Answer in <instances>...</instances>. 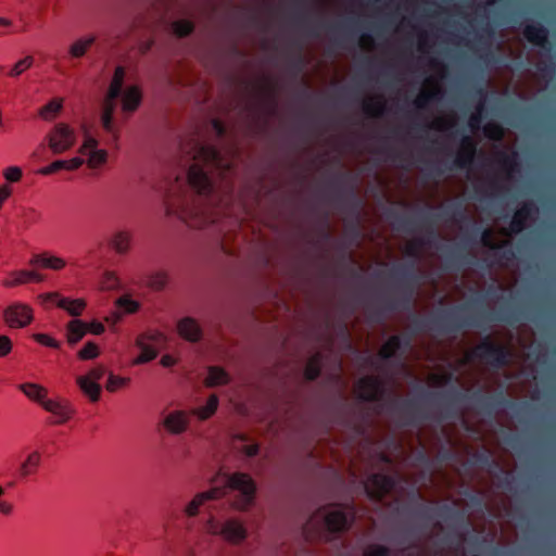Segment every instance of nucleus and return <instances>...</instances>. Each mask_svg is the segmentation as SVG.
Wrapping results in <instances>:
<instances>
[{
  "label": "nucleus",
  "mask_w": 556,
  "mask_h": 556,
  "mask_svg": "<svg viewBox=\"0 0 556 556\" xmlns=\"http://www.w3.org/2000/svg\"><path fill=\"white\" fill-rule=\"evenodd\" d=\"M453 136L460 137V147L453 161V165L455 166V168L458 169H467L472 165L475 161V156L477 153V142L464 129L456 130L455 132H453Z\"/></svg>",
  "instance_id": "13"
},
{
  "label": "nucleus",
  "mask_w": 556,
  "mask_h": 556,
  "mask_svg": "<svg viewBox=\"0 0 556 556\" xmlns=\"http://www.w3.org/2000/svg\"><path fill=\"white\" fill-rule=\"evenodd\" d=\"M41 299L43 302L55 303L58 307L65 309L73 317L80 316L84 308L86 307V302L84 300H70L66 298H62L56 292L42 294Z\"/></svg>",
  "instance_id": "20"
},
{
  "label": "nucleus",
  "mask_w": 556,
  "mask_h": 556,
  "mask_svg": "<svg viewBox=\"0 0 556 556\" xmlns=\"http://www.w3.org/2000/svg\"><path fill=\"white\" fill-rule=\"evenodd\" d=\"M439 91H422L414 101V105L418 110H425L430 103L438 99Z\"/></svg>",
  "instance_id": "44"
},
{
  "label": "nucleus",
  "mask_w": 556,
  "mask_h": 556,
  "mask_svg": "<svg viewBox=\"0 0 556 556\" xmlns=\"http://www.w3.org/2000/svg\"><path fill=\"white\" fill-rule=\"evenodd\" d=\"M168 281V276L165 271H156L148 277L147 285L154 291L163 290Z\"/></svg>",
  "instance_id": "43"
},
{
  "label": "nucleus",
  "mask_w": 556,
  "mask_h": 556,
  "mask_svg": "<svg viewBox=\"0 0 556 556\" xmlns=\"http://www.w3.org/2000/svg\"><path fill=\"white\" fill-rule=\"evenodd\" d=\"M178 333L189 342H198L202 338V329L192 317H184L177 324Z\"/></svg>",
  "instance_id": "25"
},
{
  "label": "nucleus",
  "mask_w": 556,
  "mask_h": 556,
  "mask_svg": "<svg viewBox=\"0 0 556 556\" xmlns=\"http://www.w3.org/2000/svg\"><path fill=\"white\" fill-rule=\"evenodd\" d=\"M88 332V324L80 319H72L66 326V339L68 344L78 343Z\"/></svg>",
  "instance_id": "30"
},
{
  "label": "nucleus",
  "mask_w": 556,
  "mask_h": 556,
  "mask_svg": "<svg viewBox=\"0 0 556 556\" xmlns=\"http://www.w3.org/2000/svg\"><path fill=\"white\" fill-rule=\"evenodd\" d=\"M397 482V476L376 472L367 478L365 490L371 500L381 501L396 488Z\"/></svg>",
  "instance_id": "9"
},
{
  "label": "nucleus",
  "mask_w": 556,
  "mask_h": 556,
  "mask_svg": "<svg viewBox=\"0 0 556 556\" xmlns=\"http://www.w3.org/2000/svg\"><path fill=\"white\" fill-rule=\"evenodd\" d=\"M483 132L491 139H501L503 137V129L500 125L494 123H488L483 127Z\"/></svg>",
  "instance_id": "54"
},
{
  "label": "nucleus",
  "mask_w": 556,
  "mask_h": 556,
  "mask_svg": "<svg viewBox=\"0 0 556 556\" xmlns=\"http://www.w3.org/2000/svg\"><path fill=\"white\" fill-rule=\"evenodd\" d=\"M226 489L237 492L232 501V506L240 510L251 507L255 500L256 484L254 480L244 472H235L227 477L225 489L213 488L206 492L199 493L186 506L185 513L189 516H195L199 508L208 501L217 500L226 494Z\"/></svg>",
  "instance_id": "4"
},
{
  "label": "nucleus",
  "mask_w": 556,
  "mask_h": 556,
  "mask_svg": "<svg viewBox=\"0 0 556 556\" xmlns=\"http://www.w3.org/2000/svg\"><path fill=\"white\" fill-rule=\"evenodd\" d=\"M481 294L468 303L441 309L425 318L416 313L410 316L414 333L430 330L439 334H455L467 328H485L492 323H504L510 326L523 319L522 312L514 306L504 305L497 309H489Z\"/></svg>",
  "instance_id": "3"
},
{
  "label": "nucleus",
  "mask_w": 556,
  "mask_h": 556,
  "mask_svg": "<svg viewBox=\"0 0 556 556\" xmlns=\"http://www.w3.org/2000/svg\"><path fill=\"white\" fill-rule=\"evenodd\" d=\"M139 338H143V341L153 345L157 349L159 345L165 343V337L163 333L159 331H152L146 334L140 336Z\"/></svg>",
  "instance_id": "53"
},
{
  "label": "nucleus",
  "mask_w": 556,
  "mask_h": 556,
  "mask_svg": "<svg viewBox=\"0 0 556 556\" xmlns=\"http://www.w3.org/2000/svg\"><path fill=\"white\" fill-rule=\"evenodd\" d=\"M137 346L140 349V354L135 359V364H144L157 356V349L143 341V338L137 339Z\"/></svg>",
  "instance_id": "38"
},
{
  "label": "nucleus",
  "mask_w": 556,
  "mask_h": 556,
  "mask_svg": "<svg viewBox=\"0 0 556 556\" xmlns=\"http://www.w3.org/2000/svg\"><path fill=\"white\" fill-rule=\"evenodd\" d=\"M63 100L61 98H55L49 101L46 105L40 108L39 116L45 121H53L58 114L62 111Z\"/></svg>",
  "instance_id": "36"
},
{
  "label": "nucleus",
  "mask_w": 556,
  "mask_h": 556,
  "mask_svg": "<svg viewBox=\"0 0 556 556\" xmlns=\"http://www.w3.org/2000/svg\"><path fill=\"white\" fill-rule=\"evenodd\" d=\"M354 514L350 506L319 507L305 522L303 533L306 540L328 539L346 531L354 521Z\"/></svg>",
  "instance_id": "5"
},
{
  "label": "nucleus",
  "mask_w": 556,
  "mask_h": 556,
  "mask_svg": "<svg viewBox=\"0 0 556 556\" xmlns=\"http://www.w3.org/2000/svg\"><path fill=\"white\" fill-rule=\"evenodd\" d=\"M207 528L212 533L220 534L225 540L233 544L241 543L248 535L247 528L236 519H228L219 523L211 517Z\"/></svg>",
  "instance_id": "11"
},
{
  "label": "nucleus",
  "mask_w": 556,
  "mask_h": 556,
  "mask_svg": "<svg viewBox=\"0 0 556 556\" xmlns=\"http://www.w3.org/2000/svg\"><path fill=\"white\" fill-rule=\"evenodd\" d=\"M163 426L170 434L178 435L188 429L189 418L184 410H173L164 417Z\"/></svg>",
  "instance_id": "22"
},
{
  "label": "nucleus",
  "mask_w": 556,
  "mask_h": 556,
  "mask_svg": "<svg viewBox=\"0 0 556 556\" xmlns=\"http://www.w3.org/2000/svg\"><path fill=\"white\" fill-rule=\"evenodd\" d=\"M96 37L88 36L85 38L77 39L68 50V53L72 58L79 59L83 58L88 49L94 43Z\"/></svg>",
  "instance_id": "37"
},
{
  "label": "nucleus",
  "mask_w": 556,
  "mask_h": 556,
  "mask_svg": "<svg viewBox=\"0 0 556 556\" xmlns=\"http://www.w3.org/2000/svg\"><path fill=\"white\" fill-rule=\"evenodd\" d=\"M29 264L31 266L48 268L52 270H61L62 268L65 267L66 262L65 260L59 256H54L47 252H43L33 255V257L29 261Z\"/></svg>",
  "instance_id": "27"
},
{
  "label": "nucleus",
  "mask_w": 556,
  "mask_h": 556,
  "mask_svg": "<svg viewBox=\"0 0 556 556\" xmlns=\"http://www.w3.org/2000/svg\"><path fill=\"white\" fill-rule=\"evenodd\" d=\"M105 369L102 366H98L89 370L85 377L89 378L90 380H93L96 382H99L102 377L104 376Z\"/></svg>",
  "instance_id": "60"
},
{
  "label": "nucleus",
  "mask_w": 556,
  "mask_h": 556,
  "mask_svg": "<svg viewBox=\"0 0 556 556\" xmlns=\"http://www.w3.org/2000/svg\"><path fill=\"white\" fill-rule=\"evenodd\" d=\"M98 355H99V348L92 341L87 342L84 345V348L78 352V357L83 361L93 359Z\"/></svg>",
  "instance_id": "49"
},
{
  "label": "nucleus",
  "mask_w": 556,
  "mask_h": 556,
  "mask_svg": "<svg viewBox=\"0 0 556 556\" xmlns=\"http://www.w3.org/2000/svg\"><path fill=\"white\" fill-rule=\"evenodd\" d=\"M390 413L399 419L401 426H416L417 404L413 400H400L393 397L388 403Z\"/></svg>",
  "instance_id": "14"
},
{
  "label": "nucleus",
  "mask_w": 556,
  "mask_h": 556,
  "mask_svg": "<svg viewBox=\"0 0 556 556\" xmlns=\"http://www.w3.org/2000/svg\"><path fill=\"white\" fill-rule=\"evenodd\" d=\"M12 350V342L9 337L0 336V357L8 355Z\"/></svg>",
  "instance_id": "59"
},
{
  "label": "nucleus",
  "mask_w": 556,
  "mask_h": 556,
  "mask_svg": "<svg viewBox=\"0 0 556 556\" xmlns=\"http://www.w3.org/2000/svg\"><path fill=\"white\" fill-rule=\"evenodd\" d=\"M41 465V453L39 451L30 452L18 467V476L21 479H26L36 475Z\"/></svg>",
  "instance_id": "28"
},
{
  "label": "nucleus",
  "mask_w": 556,
  "mask_h": 556,
  "mask_svg": "<svg viewBox=\"0 0 556 556\" xmlns=\"http://www.w3.org/2000/svg\"><path fill=\"white\" fill-rule=\"evenodd\" d=\"M47 138L49 148L54 154H61L70 150L76 142L74 129L64 123L54 125Z\"/></svg>",
  "instance_id": "12"
},
{
  "label": "nucleus",
  "mask_w": 556,
  "mask_h": 556,
  "mask_svg": "<svg viewBox=\"0 0 556 556\" xmlns=\"http://www.w3.org/2000/svg\"><path fill=\"white\" fill-rule=\"evenodd\" d=\"M414 515L424 520H431L434 516H438L446 521H464V514L447 504L441 505L438 508L419 504L415 507Z\"/></svg>",
  "instance_id": "15"
},
{
  "label": "nucleus",
  "mask_w": 556,
  "mask_h": 556,
  "mask_svg": "<svg viewBox=\"0 0 556 556\" xmlns=\"http://www.w3.org/2000/svg\"><path fill=\"white\" fill-rule=\"evenodd\" d=\"M52 414L58 418L56 420L53 421V424L61 425L65 424L72 417V415L74 414V409L67 402L60 401L55 410Z\"/></svg>",
  "instance_id": "42"
},
{
  "label": "nucleus",
  "mask_w": 556,
  "mask_h": 556,
  "mask_svg": "<svg viewBox=\"0 0 556 556\" xmlns=\"http://www.w3.org/2000/svg\"><path fill=\"white\" fill-rule=\"evenodd\" d=\"M117 305L123 312L128 314L136 313L140 307L139 302L130 299L128 295L121 296L117 300Z\"/></svg>",
  "instance_id": "48"
},
{
  "label": "nucleus",
  "mask_w": 556,
  "mask_h": 556,
  "mask_svg": "<svg viewBox=\"0 0 556 556\" xmlns=\"http://www.w3.org/2000/svg\"><path fill=\"white\" fill-rule=\"evenodd\" d=\"M522 34L530 43L546 51L552 50V43L548 40V29L541 23L527 24L523 27Z\"/></svg>",
  "instance_id": "19"
},
{
  "label": "nucleus",
  "mask_w": 556,
  "mask_h": 556,
  "mask_svg": "<svg viewBox=\"0 0 556 556\" xmlns=\"http://www.w3.org/2000/svg\"><path fill=\"white\" fill-rule=\"evenodd\" d=\"M34 63V58L28 55L22 60H20L18 62H16L14 64V66L11 68V71L9 72V76L11 77H17L20 76L22 73H24L26 70H28L29 67H31Z\"/></svg>",
  "instance_id": "47"
},
{
  "label": "nucleus",
  "mask_w": 556,
  "mask_h": 556,
  "mask_svg": "<svg viewBox=\"0 0 556 556\" xmlns=\"http://www.w3.org/2000/svg\"><path fill=\"white\" fill-rule=\"evenodd\" d=\"M59 403H60V401L50 400V399H47L46 396L42 397L41 401L39 402V404L42 406V408L51 414L55 410Z\"/></svg>",
  "instance_id": "62"
},
{
  "label": "nucleus",
  "mask_w": 556,
  "mask_h": 556,
  "mask_svg": "<svg viewBox=\"0 0 556 556\" xmlns=\"http://www.w3.org/2000/svg\"><path fill=\"white\" fill-rule=\"evenodd\" d=\"M218 406V397L216 394H211L204 406L195 409L194 414L202 420L210 418L216 412Z\"/></svg>",
  "instance_id": "41"
},
{
  "label": "nucleus",
  "mask_w": 556,
  "mask_h": 556,
  "mask_svg": "<svg viewBox=\"0 0 556 556\" xmlns=\"http://www.w3.org/2000/svg\"><path fill=\"white\" fill-rule=\"evenodd\" d=\"M12 276H13V280L7 281L4 283L7 287L23 285V283H26L29 281L41 282V281H43V278H45L42 275H40L36 271H31V270H17V271H14L12 274Z\"/></svg>",
  "instance_id": "33"
},
{
  "label": "nucleus",
  "mask_w": 556,
  "mask_h": 556,
  "mask_svg": "<svg viewBox=\"0 0 556 556\" xmlns=\"http://www.w3.org/2000/svg\"><path fill=\"white\" fill-rule=\"evenodd\" d=\"M410 532L412 531L409 529L405 530V533L403 535H397L394 538V542L403 548L408 547L412 543V539L408 538V534Z\"/></svg>",
  "instance_id": "61"
},
{
  "label": "nucleus",
  "mask_w": 556,
  "mask_h": 556,
  "mask_svg": "<svg viewBox=\"0 0 556 556\" xmlns=\"http://www.w3.org/2000/svg\"><path fill=\"white\" fill-rule=\"evenodd\" d=\"M23 172L18 166H10L4 169L3 176L9 182H17L22 178Z\"/></svg>",
  "instance_id": "58"
},
{
  "label": "nucleus",
  "mask_w": 556,
  "mask_h": 556,
  "mask_svg": "<svg viewBox=\"0 0 556 556\" xmlns=\"http://www.w3.org/2000/svg\"><path fill=\"white\" fill-rule=\"evenodd\" d=\"M504 245L500 250H493L494 261L489 262L488 260H483L481 267L491 268L494 264L502 265L503 262H510L516 258V253L511 248H505Z\"/></svg>",
  "instance_id": "35"
},
{
  "label": "nucleus",
  "mask_w": 556,
  "mask_h": 556,
  "mask_svg": "<svg viewBox=\"0 0 556 556\" xmlns=\"http://www.w3.org/2000/svg\"><path fill=\"white\" fill-rule=\"evenodd\" d=\"M413 338L409 334L391 336L378 352L381 361H390L393 357L401 358L403 354L410 349Z\"/></svg>",
  "instance_id": "16"
},
{
  "label": "nucleus",
  "mask_w": 556,
  "mask_h": 556,
  "mask_svg": "<svg viewBox=\"0 0 556 556\" xmlns=\"http://www.w3.org/2000/svg\"><path fill=\"white\" fill-rule=\"evenodd\" d=\"M124 78V67L117 66L110 84L101 115L102 127L108 132H113V115L118 98H122V106L125 112H134L141 102V92L137 86H130L123 91Z\"/></svg>",
  "instance_id": "7"
},
{
  "label": "nucleus",
  "mask_w": 556,
  "mask_h": 556,
  "mask_svg": "<svg viewBox=\"0 0 556 556\" xmlns=\"http://www.w3.org/2000/svg\"><path fill=\"white\" fill-rule=\"evenodd\" d=\"M3 317L9 327L24 328L31 323L34 315L29 305L15 302L4 309Z\"/></svg>",
  "instance_id": "18"
},
{
  "label": "nucleus",
  "mask_w": 556,
  "mask_h": 556,
  "mask_svg": "<svg viewBox=\"0 0 556 556\" xmlns=\"http://www.w3.org/2000/svg\"><path fill=\"white\" fill-rule=\"evenodd\" d=\"M230 381L228 372L222 367L211 366L206 377L208 387L224 386Z\"/></svg>",
  "instance_id": "34"
},
{
  "label": "nucleus",
  "mask_w": 556,
  "mask_h": 556,
  "mask_svg": "<svg viewBox=\"0 0 556 556\" xmlns=\"http://www.w3.org/2000/svg\"><path fill=\"white\" fill-rule=\"evenodd\" d=\"M363 110L367 115L381 116L386 112V104L382 100H368L364 102Z\"/></svg>",
  "instance_id": "45"
},
{
  "label": "nucleus",
  "mask_w": 556,
  "mask_h": 556,
  "mask_svg": "<svg viewBox=\"0 0 556 556\" xmlns=\"http://www.w3.org/2000/svg\"><path fill=\"white\" fill-rule=\"evenodd\" d=\"M494 36V29L493 27L488 23L480 27L479 31L477 33V41L483 46L486 45V39H490Z\"/></svg>",
  "instance_id": "55"
},
{
  "label": "nucleus",
  "mask_w": 556,
  "mask_h": 556,
  "mask_svg": "<svg viewBox=\"0 0 556 556\" xmlns=\"http://www.w3.org/2000/svg\"><path fill=\"white\" fill-rule=\"evenodd\" d=\"M12 188L8 185L0 186V208L3 203L11 197Z\"/></svg>",
  "instance_id": "64"
},
{
  "label": "nucleus",
  "mask_w": 556,
  "mask_h": 556,
  "mask_svg": "<svg viewBox=\"0 0 556 556\" xmlns=\"http://www.w3.org/2000/svg\"><path fill=\"white\" fill-rule=\"evenodd\" d=\"M440 250L443 252L446 267H459L465 264H473V257H469L464 249L459 245H442Z\"/></svg>",
  "instance_id": "21"
},
{
  "label": "nucleus",
  "mask_w": 556,
  "mask_h": 556,
  "mask_svg": "<svg viewBox=\"0 0 556 556\" xmlns=\"http://www.w3.org/2000/svg\"><path fill=\"white\" fill-rule=\"evenodd\" d=\"M471 356L492 368L501 369L510 363L511 352L506 345L496 343L490 337H485L472 349Z\"/></svg>",
  "instance_id": "8"
},
{
  "label": "nucleus",
  "mask_w": 556,
  "mask_h": 556,
  "mask_svg": "<svg viewBox=\"0 0 556 556\" xmlns=\"http://www.w3.org/2000/svg\"><path fill=\"white\" fill-rule=\"evenodd\" d=\"M131 236L127 231H117L111 239V245L118 254H126L130 249Z\"/></svg>",
  "instance_id": "39"
},
{
  "label": "nucleus",
  "mask_w": 556,
  "mask_h": 556,
  "mask_svg": "<svg viewBox=\"0 0 556 556\" xmlns=\"http://www.w3.org/2000/svg\"><path fill=\"white\" fill-rule=\"evenodd\" d=\"M394 220L392 223L394 229L408 233L415 231L417 226L427 228V235L413 240L405 250V254L413 261L404 264H397L390 270V276L400 282L402 287V295L399 299H390L386 301V308L390 312L396 309L409 311L413 305L414 288L419 281L417 270V262L420 258V249L424 247H432L439 238L434 229V224L442 219H452L455 222H467L469 218L459 202L446 206L441 213L421 212L416 217L392 213Z\"/></svg>",
  "instance_id": "1"
},
{
  "label": "nucleus",
  "mask_w": 556,
  "mask_h": 556,
  "mask_svg": "<svg viewBox=\"0 0 556 556\" xmlns=\"http://www.w3.org/2000/svg\"><path fill=\"white\" fill-rule=\"evenodd\" d=\"M363 556H391V548L386 545L370 544L365 548Z\"/></svg>",
  "instance_id": "50"
},
{
  "label": "nucleus",
  "mask_w": 556,
  "mask_h": 556,
  "mask_svg": "<svg viewBox=\"0 0 556 556\" xmlns=\"http://www.w3.org/2000/svg\"><path fill=\"white\" fill-rule=\"evenodd\" d=\"M128 378H122L118 376H115L113 374H110L106 382V390L110 392L116 391L118 388L126 386L128 383Z\"/></svg>",
  "instance_id": "52"
},
{
  "label": "nucleus",
  "mask_w": 556,
  "mask_h": 556,
  "mask_svg": "<svg viewBox=\"0 0 556 556\" xmlns=\"http://www.w3.org/2000/svg\"><path fill=\"white\" fill-rule=\"evenodd\" d=\"M34 339L46 346L52 348V349H59L61 346L60 342L55 339L51 338L50 336L46 333H36L34 334Z\"/></svg>",
  "instance_id": "56"
},
{
  "label": "nucleus",
  "mask_w": 556,
  "mask_h": 556,
  "mask_svg": "<svg viewBox=\"0 0 556 556\" xmlns=\"http://www.w3.org/2000/svg\"><path fill=\"white\" fill-rule=\"evenodd\" d=\"M194 29V25L189 20H179L173 23V30L178 37H187Z\"/></svg>",
  "instance_id": "46"
},
{
  "label": "nucleus",
  "mask_w": 556,
  "mask_h": 556,
  "mask_svg": "<svg viewBox=\"0 0 556 556\" xmlns=\"http://www.w3.org/2000/svg\"><path fill=\"white\" fill-rule=\"evenodd\" d=\"M427 396L433 401L441 400L445 402L446 405L443 409V416L445 418H450L455 415V412L452 408V404L459 403L468 399H470L477 405V407L486 415H492L495 409L500 407L518 406L520 409L530 407L528 402H523L521 404L514 403L505 396L503 391H498L494 394H484L481 390H477L469 395L467 392H464L457 388H453L445 393L429 392L427 393Z\"/></svg>",
  "instance_id": "6"
},
{
  "label": "nucleus",
  "mask_w": 556,
  "mask_h": 556,
  "mask_svg": "<svg viewBox=\"0 0 556 556\" xmlns=\"http://www.w3.org/2000/svg\"><path fill=\"white\" fill-rule=\"evenodd\" d=\"M18 389L31 401H35L39 404L42 397L47 396V390L31 382L22 383L18 386Z\"/></svg>",
  "instance_id": "40"
},
{
  "label": "nucleus",
  "mask_w": 556,
  "mask_h": 556,
  "mask_svg": "<svg viewBox=\"0 0 556 556\" xmlns=\"http://www.w3.org/2000/svg\"><path fill=\"white\" fill-rule=\"evenodd\" d=\"M536 206L532 202H526L519 207L509 224L511 233H520L525 230L528 219L536 212Z\"/></svg>",
  "instance_id": "23"
},
{
  "label": "nucleus",
  "mask_w": 556,
  "mask_h": 556,
  "mask_svg": "<svg viewBox=\"0 0 556 556\" xmlns=\"http://www.w3.org/2000/svg\"><path fill=\"white\" fill-rule=\"evenodd\" d=\"M84 159L81 157H73L72 160L65 161V169L75 170L79 168L84 164Z\"/></svg>",
  "instance_id": "63"
},
{
  "label": "nucleus",
  "mask_w": 556,
  "mask_h": 556,
  "mask_svg": "<svg viewBox=\"0 0 556 556\" xmlns=\"http://www.w3.org/2000/svg\"><path fill=\"white\" fill-rule=\"evenodd\" d=\"M77 384L79 386L84 394L87 395L91 402L99 401L102 390L99 382L90 380L85 376H79L77 378Z\"/></svg>",
  "instance_id": "32"
},
{
  "label": "nucleus",
  "mask_w": 556,
  "mask_h": 556,
  "mask_svg": "<svg viewBox=\"0 0 556 556\" xmlns=\"http://www.w3.org/2000/svg\"><path fill=\"white\" fill-rule=\"evenodd\" d=\"M193 159L198 162L188 167L186 179L177 176L168 188L167 213L177 215L190 227L205 228L216 222L215 216L195 201L190 204L186 190L191 188L199 197L210 198L213 194L214 186L199 162L219 167L223 159L217 148L202 143L195 144Z\"/></svg>",
  "instance_id": "2"
},
{
  "label": "nucleus",
  "mask_w": 556,
  "mask_h": 556,
  "mask_svg": "<svg viewBox=\"0 0 556 556\" xmlns=\"http://www.w3.org/2000/svg\"><path fill=\"white\" fill-rule=\"evenodd\" d=\"M323 362L324 355L320 352L314 353L308 358L304 368V377L306 380L314 381L320 376Z\"/></svg>",
  "instance_id": "31"
},
{
  "label": "nucleus",
  "mask_w": 556,
  "mask_h": 556,
  "mask_svg": "<svg viewBox=\"0 0 556 556\" xmlns=\"http://www.w3.org/2000/svg\"><path fill=\"white\" fill-rule=\"evenodd\" d=\"M102 288L105 290H114L119 286V280L113 271H105L102 278Z\"/></svg>",
  "instance_id": "51"
},
{
  "label": "nucleus",
  "mask_w": 556,
  "mask_h": 556,
  "mask_svg": "<svg viewBox=\"0 0 556 556\" xmlns=\"http://www.w3.org/2000/svg\"><path fill=\"white\" fill-rule=\"evenodd\" d=\"M65 160H56L52 162L50 165L42 167L39 169V174L48 176L51 175L58 170L65 169Z\"/></svg>",
  "instance_id": "57"
},
{
  "label": "nucleus",
  "mask_w": 556,
  "mask_h": 556,
  "mask_svg": "<svg viewBox=\"0 0 556 556\" xmlns=\"http://www.w3.org/2000/svg\"><path fill=\"white\" fill-rule=\"evenodd\" d=\"M386 391L384 381L378 376H365L356 382V396L362 402H379Z\"/></svg>",
  "instance_id": "10"
},
{
  "label": "nucleus",
  "mask_w": 556,
  "mask_h": 556,
  "mask_svg": "<svg viewBox=\"0 0 556 556\" xmlns=\"http://www.w3.org/2000/svg\"><path fill=\"white\" fill-rule=\"evenodd\" d=\"M478 238L480 240V243L483 247H485L489 250H491L492 252H493V250H500L504 245L508 244V242H502V243L494 242V240H493V230L491 228H488V227L483 228L481 226L473 225L472 228H471V231L468 235V239L470 241L477 242Z\"/></svg>",
  "instance_id": "24"
},
{
  "label": "nucleus",
  "mask_w": 556,
  "mask_h": 556,
  "mask_svg": "<svg viewBox=\"0 0 556 556\" xmlns=\"http://www.w3.org/2000/svg\"><path fill=\"white\" fill-rule=\"evenodd\" d=\"M98 140L87 130L84 134V142L79 148V153L87 156V165L90 168H97L108 161V152L98 148Z\"/></svg>",
  "instance_id": "17"
},
{
  "label": "nucleus",
  "mask_w": 556,
  "mask_h": 556,
  "mask_svg": "<svg viewBox=\"0 0 556 556\" xmlns=\"http://www.w3.org/2000/svg\"><path fill=\"white\" fill-rule=\"evenodd\" d=\"M473 97L479 99V103L476 108V112L471 114L468 125L472 131H476L480 129L483 119V112L485 110V100L488 97V91L483 86H478L473 90Z\"/></svg>",
  "instance_id": "26"
},
{
  "label": "nucleus",
  "mask_w": 556,
  "mask_h": 556,
  "mask_svg": "<svg viewBox=\"0 0 556 556\" xmlns=\"http://www.w3.org/2000/svg\"><path fill=\"white\" fill-rule=\"evenodd\" d=\"M475 462L483 467L494 468L504 473L502 485L506 489L510 486L511 476L508 472H504L500 464L494 460L488 451L478 452L473 455Z\"/></svg>",
  "instance_id": "29"
}]
</instances>
